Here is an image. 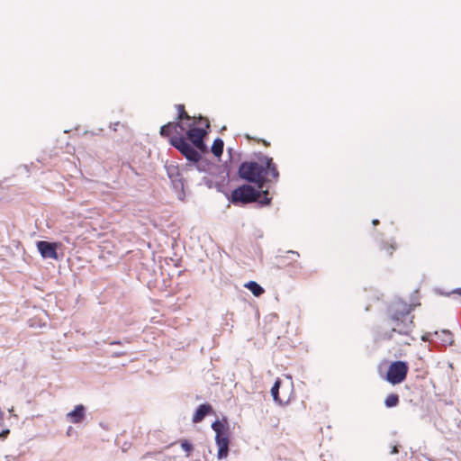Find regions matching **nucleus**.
<instances>
[{
  "label": "nucleus",
  "instance_id": "6",
  "mask_svg": "<svg viewBox=\"0 0 461 461\" xmlns=\"http://www.w3.org/2000/svg\"><path fill=\"white\" fill-rule=\"evenodd\" d=\"M408 371L409 366L406 362H393L387 369L386 380L392 384H401L405 380Z\"/></svg>",
  "mask_w": 461,
  "mask_h": 461
},
{
  "label": "nucleus",
  "instance_id": "23",
  "mask_svg": "<svg viewBox=\"0 0 461 461\" xmlns=\"http://www.w3.org/2000/svg\"><path fill=\"white\" fill-rule=\"evenodd\" d=\"M149 455H150L149 453H147L145 455H143V458H145L146 456H148Z\"/></svg>",
  "mask_w": 461,
  "mask_h": 461
},
{
  "label": "nucleus",
  "instance_id": "18",
  "mask_svg": "<svg viewBox=\"0 0 461 461\" xmlns=\"http://www.w3.org/2000/svg\"><path fill=\"white\" fill-rule=\"evenodd\" d=\"M245 138L248 139V140H254L258 143H262L266 147H269L270 146V143L268 141H267L266 140H263V139L252 138L249 134H245Z\"/></svg>",
  "mask_w": 461,
  "mask_h": 461
},
{
  "label": "nucleus",
  "instance_id": "1",
  "mask_svg": "<svg viewBox=\"0 0 461 461\" xmlns=\"http://www.w3.org/2000/svg\"><path fill=\"white\" fill-rule=\"evenodd\" d=\"M210 122L207 118L194 116L192 123L184 122H170L160 128L159 134L169 138L170 144L178 149L188 160L198 162L201 155L194 147L204 151V136L208 133Z\"/></svg>",
  "mask_w": 461,
  "mask_h": 461
},
{
  "label": "nucleus",
  "instance_id": "17",
  "mask_svg": "<svg viewBox=\"0 0 461 461\" xmlns=\"http://www.w3.org/2000/svg\"><path fill=\"white\" fill-rule=\"evenodd\" d=\"M180 445L184 451L186 453V456H190L193 451V445L187 439L181 440Z\"/></svg>",
  "mask_w": 461,
  "mask_h": 461
},
{
  "label": "nucleus",
  "instance_id": "3",
  "mask_svg": "<svg viewBox=\"0 0 461 461\" xmlns=\"http://www.w3.org/2000/svg\"><path fill=\"white\" fill-rule=\"evenodd\" d=\"M239 176L262 189L266 183L276 182L279 178V172L271 157L262 156L258 162L245 161L241 163L239 167Z\"/></svg>",
  "mask_w": 461,
  "mask_h": 461
},
{
  "label": "nucleus",
  "instance_id": "14",
  "mask_svg": "<svg viewBox=\"0 0 461 461\" xmlns=\"http://www.w3.org/2000/svg\"><path fill=\"white\" fill-rule=\"evenodd\" d=\"M224 142L221 139H215L212 145V152L214 156L220 158L223 152Z\"/></svg>",
  "mask_w": 461,
  "mask_h": 461
},
{
  "label": "nucleus",
  "instance_id": "9",
  "mask_svg": "<svg viewBox=\"0 0 461 461\" xmlns=\"http://www.w3.org/2000/svg\"><path fill=\"white\" fill-rule=\"evenodd\" d=\"M213 411L212 407L209 403L201 404L195 411L192 421L194 423L201 422L204 417Z\"/></svg>",
  "mask_w": 461,
  "mask_h": 461
},
{
  "label": "nucleus",
  "instance_id": "19",
  "mask_svg": "<svg viewBox=\"0 0 461 461\" xmlns=\"http://www.w3.org/2000/svg\"><path fill=\"white\" fill-rule=\"evenodd\" d=\"M450 294H456L457 296V300L461 303V288L453 290Z\"/></svg>",
  "mask_w": 461,
  "mask_h": 461
},
{
  "label": "nucleus",
  "instance_id": "20",
  "mask_svg": "<svg viewBox=\"0 0 461 461\" xmlns=\"http://www.w3.org/2000/svg\"><path fill=\"white\" fill-rule=\"evenodd\" d=\"M392 454H396L398 453V448L396 446H393V448H392V451H391Z\"/></svg>",
  "mask_w": 461,
  "mask_h": 461
},
{
  "label": "nucleus",
  "instance_id": "4",
  "mask_svg": "<svg viewBox=\"0 0 461 461\" xmlns=\"http://www.w3.org/2000/svg\"><path fill=\"white\" fill-rule=\"evenodd\" d=\"M232 203H249L258 202L263 205H267L271 202L267 190L259 192L249 185H242L231 192Z\"/></svg>",
  "mask_w": 461,
  "mask_h": 461
},
{
  "label": "nucleus",
  "instance_id": "10",
  "mask_svg": "<svg viewBox=\"0 0 461 461\" xmlns=\"http://www.w3.org/2000/svg\"><path fill=\"white\" fill-rule=\"evenodd\" d=\"M85 418V407L82 404L77 405L75 410L67 414V419L72 423H79Z\"/></svg>",
  "mask_w": 461,
  "mask_h": 461
},
{
  "label": "nucleus",
  "instance_id": "7",
  "mask_svg": "<svg viewBox=\"0 0 461 461\" xmlns=\"http://www.w3.org/2000/svg\"><path fill=\"white\" fill-rule=\"evenodd\" d=\"M38 250L44 258L58 259L57 244L41 240L37 243Z\"/></svg>",
  "mask_w": 461,
  "mask_h": 461
},
{
  "label": "nucleus",
  "instance_id": "11",
  "mask_svg": "<svg viewBox=\"0 0 461 461\" xmlns=\"http://www.w3.org/2000/svg\"><path fill=\"white\" fill-rule=\"evenodd\" d=\"M281 384V380L277 378L274 384V385L271 388V394L273 396V399L276 402L279 404H284L286 402V401H284L279 397V388Z\"/></svg>",
  "mask_w": 461,
  "mask_h": 461
},
{
  "label": "nucleus",
  "instance_id": "21",
  "mask_svg": "<svg viewBox=\"0 0 461 461\" xmlns=\"http://www.w3.org/2000/svg\"><path fill=\"white\" fill-rule=\"evenodd\" d=\"M372 223L374 225H377L379 223V221L378 220H373Z\"/></svg>",
  "mask_w": 461,
  "mask_h": 461
},
{
  "label": "nucleus",
  "instance_id": "13",
  "mask_svg": "<svg viewBox=\"0 0 461 461\" xmlns=\"http://www.w3.org/2000/svg\"><path fill=\"white\" fill-rule=\"evenodd\" d=\"M176 108L177 110V117H176V122H184V121H193L194 122V117H191L185 111V105L184 104H176Z\"/></svg>",
  "mask_w": 461,
  "mask_h": 461
},
{
  "label": "nucleus",
  "instance_id": "22",
  "mask_svg": "<svg viewBox=\"0 0 461 461\" xmlns=\"http://www.w3.org/2000/svg\"><path fill=\"white\" fill-rule=\"evenodd\" d=\"M289 253H292V254L295 255L296 257H299V253L296 251H289Z\"/></svg>",
  "mask_w": 461,
  "mask_h": 461
},
{
  "label": "nucleus",
  "instance_id": "16",
  "mask_svg": "<svg viewBox=\"0 0 461 461\" xmlns=\"http://www.w3.org/2000/svg\"><path fill=\"white\" fill-rule=\"evenodd\" d=\"M399 401L400 399L398 394L391 393L385 398L384 404L387 408H393L399 404Z\"/></svg>",
  "mask_w": 461,
  "mask_h": 461
},
{
  "label": "nucleus",
  "instance_id": "12",
  "mask_svg": "<svg viewBox=\"0 0 461 461\" xmlns=\"http://www.w3.org/2000/svg\"><path fill=\"white\" fill-rule=\"evenodd\" d=\"M244 286L257 297L260 296L265 292L264 289L255 281H249L245 284Z\"/></svg>",
  "mask_w": 461,
  "mask_h": 461
},
{
  "label": "nucleus",
  "instance_id": "15",
  "mask_svg": "<svg viewBox=\"0 0 461 461\" xmlns=\"http://www.w3.org/2000/svg\"><path fill=\"white\" fill-rule=\"evenodd\" d=\"M436 335L438 336L444 345H452L454 341L453 335L448 330H441L440 333L436 332Z\"/></svg>",
  "mask_w": 461,
  "mask_h": 461
},
{
  "label": "nucleus",
  "instance_id": "5",
  "mask_svg": "<svg viewBox=\"0 0 461 461\" xmlns=\"http://www.w3.org/2000/svg\"><path fill=\"white\" fill-rule=\"evenodd\" d=\"M212 429L215 431V441L218 447L217 456L222 459L228 456L230 444V431L226 421L216 420L212 424Z\"/></svg>",
  "mask_w": 461,
  "mask_h": 461
},
{
  "label": "nucleus",
  "instance_id": "2",
  "mask_svg": "<svg viewBox=\"0 0 461 461\" xmlns=\"http://www.w3.org/2000/svg\"><path fill=\"white\" fill-rule=\"evenodd\" d=\"M412 310V305L402 301H395L389 306L385 326L390 331L384 333L386 339H392L393 334L398 333L405 338L402 341L404 345H410L414 340L411 336L414 329V316L411 314Z\"/></svg>",
  "mask_w": 461,
  "mask_h": 461
},
{
  "label": "nucleus",
  "instance_id": "8",
  "mask_svg": "<svg viewBox=\"0 0 461 461\" xmlns=\"http://www.w3.org/2000/svg\"><path fill=\"white\" fill-rule=\"evenodd\" d=\"M398 246L393 240H382L377 244V254L382 258H390L397 249Z\"/></svg>",
  "mask_w": 461,
  "mask_h": 461
}]
</instances>
